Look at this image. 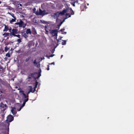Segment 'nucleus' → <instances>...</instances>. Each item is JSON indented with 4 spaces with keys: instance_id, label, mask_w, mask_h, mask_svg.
<instances>
[{
    "instance_id": "nucleus-17",
    "label": "nucleus",
    "mask_w": 134,
    "mask_h": 134,
    "mask_svg": "<svg viewBox=\"0 0 134 134\" xmlns=\"http://www.w3.org/2000/svg\"><path fill=\"white\" fill-rule=\"evenodd\" d=\"M14 19H12V20H10V24H12L13 22H14L15 21V20H16V18H14Z\"/></svg>"
},
{
    "instance_id": "nucleus-18",
    "label": "nucleus",
    "mask_w": 134,
    "mask_h": 134,
    "mask_svg": "<svg viewBox=\"0 0 134 134\" xmlns=\"http://www.w3.org/2000/svg\"><path fill=\"white\" fill-rule=\"evenodd\" d=\"M35 13L37 15H40V12L39 10V11L38 10H36L35 12Z\"/></svg>"
},
{
    "instance_id": "nucleus-8",
    "label": "nucleus",
    "mask_w": 134,
    "mask_h": 134,
    "mask_svg": "<svg viewBox=\"0 0 134 134\" xmlns=\"http://www.w3.org/2000/svg\"><path fill=\"white\" fill-rule=\"evenodd\" d=\"M58 30H55L51 31V34L53 36H57Z\"/></svg>"
},
{
    "instance_id": "nucleus-13",
    "label": "nucleus",
    "mask_w": 134,
    "mask_h": 134,
    "mask_svg": "<svg viewBox=\"0 0 134 134\" xmlns=\"http://www.w3.org/2000/svg\"><path fill=\"white\" fill-rule=\"evenodd\" d=\"M41 72V70L40 69L39 70V72H40V73L39 74H38L37 73H36L35 74V75H37V77H35V79H36V78L37 79V78H39L40 77V76H41V73H40Z\"/></svg>"
},
{
    "instance_id": "nucleus-4",
    "label": "nucleus",
    "mask_w": 134,
    "mask_h": 134,
    "mask_svg": "<svg viewBox=\"0 0 134 134\" xmlns=\"http://www.w3.org/2000/svg\"><path fill=\"white\" fill-rule=\"evenodd\" d=\"M83 0H75L74 3H71V4L74 6H75V4L77 5L81 3V1H83Z\"/></svg>"
},
{
    "instance_id": "nucleus-21",
    "label": "nucleus",
    "mask_w": 134,
    "mask_h": 134,
    "mask_svg": "<svg viewBox=\"0 0 134 134\" xmlns=\"http://www.w3.org/2000/svg\"><path fill=\"white\" fill-rule=\"evenodd\" d=\"M12 27H9L8 30L9 32L10 33L12 31Z\"/></svg>"
},
{
    "instance_id": "nucleus-5",
    "label": "nucleus",
    "mask_w": 134,
    "mask_h": 134,
    "mask_svg": "<svg viewBox=\"0 0 134 134\" xmlns=\"http://www.w3.org/2000/svg\"><path fill=\"white\" fill-rule=\"evenodd\" d=\"M7 105L2 103L0 104V108L2 110L4 111L6 109Z\"/></svg>"
},
{
    "instance_id": "nucleus-16",
    "label": "nucleus",
    "mask_w": 134,
    "mask_h": 134,
    "mask_svg": "<svg viewBox=\"0 0 134 134\" xmlns=\"http://www.w3.org/2000/svg\"><path fill=\"white\" fill-rule=\"evenodd\" d=\"M9 35H10V33H4V34H3V35L4 36V37H6L7 36H8Z\"/></svg>"
},
{
    "instance_id": "nucleus-34",
    "label": "nucleus",
    "mask_w": 134,
    "mask_h": 134,
    "mask_svg": "<svg viewBox=\"0 0 134 134\" xmlns=\"http://www.w3.org/2000/svg\"><path fill=\"white\" fill-rule=\"evenodd\" d=\"M44 59V57H43V58H41V60H42L43 59Z\"/></svg>"
},
{
    "instance_id": "nucleus-37",
    "label": "nucleus",
    "mask_w": 134,
    "mask_h": 134,
    "mask_svg": "<svg viewBox=\"0 0 134 134\" xmlns=\"http://www.w3.org/2000/svg\"><path fill=\"white\" fill-rule=\"evenodd\" d=\"M20 6H21V4H20Z\"/></svg>"
},
{
    "instance_id": "nucleus-19",
    "label": "nucleus",
    "mask_w": 134,
    "mask_h": 134,
    "mask_svg": "<svg viewBox=\"0 0 134 134\" xmlns=\"http://www.w3.org/2000/svg\"><path fill=\"white\" fill-rule=\"evenodd\" d=\"M8 14H9V15H10L13 17V18H15L14 16V14H11L10 13L8 12Z\"/></svg>"
},
{
    "instance_id": "nucleus-28",
    "label": "nucleus",
    "mask_w": 134,
    "mask_h": 134,
    "mask_svg": "<svg viewBox=\"0 0 134 134\" xmlns=\"http://www.w3.org/2000/svg\"><path fill=\"white\" fill-rule=\"evenodd\" d=\"M34 64H37V63H36V60H35L34 62Z\"/></svg>"
},
{
    "instance_id": "nucleus-38",
    "label": "nucleus",
    "mask_w": 134,
    "mask_h": 134,
    "mask_svg": "<svg viewBox=\"0 0 134 134\" xmlns=\"http://www.w3.org/2000/svg\"><path fill=\"white\" fill-rule=\"evenodd\" d=\"M46 31L47 32V33L48 32L46 30Z\"/></svg>"
},
{
    "instance_id": "nucleus-15",
    "label": "nucleus",
    "mask_w": 134,
    "mask_h": 134,
    "mask_svg": "<svg viewBox=\"0 0 134 134\" xmlns=\"http://www.w3.org/2000/svg\"><path fill=\"white\" fill-rule=\"evenodd\" d=\"M26 33L27 34H31V32L30 29H27Z\"/></svg>"
},
{
    "instance_id": "nucleus-36",
    "label": "nucleus",
    "mask_w": 134,
    "mask_h": 134,
    "mask_svg": "<svg viewBox=\"0 0 134 134\" xmlns=\"http://www.w3.org/2000/svg\"><path fill=\"white\" fill-rule=\"evenodd\" d=\"M57 41L58 42L59 41V39H57Z\"/></svg>"
},
{
    "instance_id": "nucleus-9",
    "label": "nucleus",
    "mask_w": 134,
    "mask_h": 134,
    "mask_svg": "<svg viewBox=\"0 0 134 134\" xmlns=\"http://www.w3.org/2000/svg\"><path fill=\"white\" fill-rule=\"evenodd\" d=\"M13 119L14 118L12 116L10 115L7 116L6 120L9 122H10L12 121Z\"/></svg>"
},
{
    "instance_id": "nucleus-7",
    "label": "nucleus",
    "mask_w": 134,
    "mask_h": 134,
    "mask_svg": "<svg viewBox=\"0 0 134 134\" xmlns=\"http://www.w3.org/2000/svg\"><path fill=\"white\" fill-rule=\"evenodd\" d=\"M39 10L40 12V15L44 16L45 15L47 14H48V12H46L45 10L42 11L41 9L40 8Z\"/></svg>"
},
{
    "instance_id": "nucleus-14",
    "label": "nucleus",
    "mask_w": 134,
    "mask_h": 134,
    "mask_svg": "<svg viewBox=\"0 0 134 134\" xmlns=\"http://www.w3.org/2000/svg\"><path fill=\"white\" fill-rule=\"evenodd\" d=\"M4 28L3 30V31H7L8 30L9 27L5 25H4Z\"/></svg>"
},
{
    "instance_id": "nucleus-26",
    "label": "nucleus",
    "mask_w": 134,
    "mask_h": 134,
    "mask_svg": "<svg viewBox=\"0 0 134 134\" xmlns=\"http://www.w3.org/2000/svg\"><path fill=\"white\" fill-rule=\"evenodd\" d=\"M70 12H71V14L73 15L74 14V13L73 12L72 10L71 9L70 10Z\"/></svg>"
},
{
    "instance_id": "nucleus-30",
    "label": "nucleus",
    "mask_w": 134,
    "mask_h": 134,
    "mask_svg": "<svg viewBox=\"0 0 134 134\" xmlns=\"http://www.w3.org/2000/svg\"><path fill=\"white\" fill-rule=\"evenodd\" d=\"M54 55V54H52L51 55H50L49 56L50 57H53Z\"/></svg>"
},
{
    "instance_id": "nucleus-3",
    "label": "nucleus",
    "mask_w": 134,
    "mask_h": 134,
    "mask_svg": "<svg viewBox=\"0 0 134 134\" xmlns=\"http://www.w3.org/2000/svg\"><path fill=\"white\" fill-rule=\"evenodd\" d=\"M69 11L66 10V13H65V14L64 15H65V18L63 20V21L61 22V24L60 25H61L65 21V19H67L68 18L70 17V15L69 13Z\"/></svg>"
},
{
    "instance_id": "nucleus-12",
    "label": "nucleus",
    "mask_w": 134,
    "mask_h": 134,
    "mask_svg": "<svg viewBox=\"0 0 134 134\" xmlns=\"http://www.w3.org/2000/svg\"><path fill=\"white\" fill-rule=\"evenodd\" d=\"M11 111L12 112V113L13 115L15 114L16 113V109L14 108H13L11 110Z\"/></svg>"
},
{
    "instance_id": "nucleus-11",
    "label": "nucleus",
    "mask_w": 134,
    "mask_h": 134,
    "mask_svg": "<svg viewBox=\"0 0 134 134\" xmlns=\"http://www.w3.org/2000/svg\"><path fill=\"white\" fill-rule=\"evenodd\" d=\"M38 82H36V85H35V87L34 88V90L33 91V88L30 86V91L32 93H34L35 91V89L37 87V85Z\"/></svg>"
},
{
    "instance_id": "nucleus-32",
    "label": "nucleus",
    "mask_w": 134,
    "mask_h": 134,
    "mask_svg": "<svg viewBox=\"0 0 134 134\" xmlns=\"http://www.w3.org/2000/svg\"><path fill=\"white\" fill-rule=\"evenodd\" d=\"M40 64H37V66L38 67H40Z\"/></svg>"
},
{
    "instance_id": "nucleus-31",
    "label": "nucleus",
    "mask_w": 134,
    "mask_h": 134,
    "mask_svg": "<svg viewBox=\"0 0 134 134\" xmlns=\"http://www.w3.org/2000/svg\"><path fill=\"white\" fill-rule=\"evenodd\" d=\"M50 64V65H52V64H53L54 65H55V63L54 62H53V63H52L50 64Z\"/></svg>"
},
{
    "instance_id": "nucleus-35",
    "label": "nucleus",
    "mask_w": 134,
    "mask_h": 134,
    "mask_svg": "<svg viewBox=\"0 0 134 134\" xmlns=\"http://www.w3.org/2000/svg\"><path fill=\"white\" fill-rule=\"evenodd\" d=\"M63 55H62L61 56V58H62L63 57Z\"/></svg>"
},
{
    "instance_id": "nucleus-20",
    "label": "nucleus",
    "mask_w": 134,
    "mask_h": 134,
    "mask_svg": "<svg viewBox=\"0 0 134 134\" xmlns=\"http://www.w3.org/2000/svg\"><path fill=\"white\" fill-rule=\"evenodd\" d=\"M9 49V48H8L7 46H5V47L4 50L5 52H7Z\"/></svg>"
},
{
    "instance_id": "nucleus-27",
    "label": "nucleus",
    "mask_w": 134,
    "mask_h": 134,
    "mask_svg": "<svg viewBox=\"0 0 134 134\" xmlns=\"http://www.w3.org/2000/svg\"><path fill=\"white\" fill-rule=\"evenodd\" d=\"M36 9L35 8H34L33 9V12L35 13V12L36 11Z\"/></svg>"
},
{
    "instance_id": "nucleus-10",
    "label": "nucleus",
    "mask_w": 134,
    "mask_h": 134,
    "mask_svg": "<svg viewBox=\"0 0 134 134\" xmlns=\"http://www.w3.org/2000/svg\"><path fill=\"white\" fill-rule=\"evenodd\" d=\"M15 24L19 25V27H21L24 25V23L23 21L20 20L19 22L15 23Z\"/></svg>"
},
{
    "instance_id": "nucleus-2",
    "label": "nucleus",
    "mask_w": 134,
    "mask_h": 134,
    "mask_svg": "<svg viewBox=\"0 0 134 134\" xmlns=\"http://www.w3.org/2000/svg\"><path fill=\"white\" fill-rule=\"evenodd\" d=\"M66 13V10L65 9L62 12H58L56 13H55L53 15H52V16L54 18H57L60 16L64 15Z\"/></svg>"
},
{
    "instance_id": "nucleus-39",
    "label": "nucleus",
    "mask_w": 134,
    "mask_h": 134,
    "mask_svg": "<svg viewBox=\"0 0 134 134\" xmlns=\"http://www.w3.org/2000/svg\"><path fill=\"white\" fill-rule=\"evenodd\" d=\"M46 34H47V33H46Z\"/></svg>"
},
{
    "instance_id": "nucleus-25",
    "label": "nucleus",
    "mask_w": 134,
    "mask_h": 134,
    "mask_svg": "<svg viewBox=\"0 0 134 134\" xmlns=\"http://www.w3.org/2000/svg\"><path fill=\"white\" fill-rule=\"evenodd\" d=\"M6 56L8 57H10V54L9 53H8L6 54Z\"/></svg>"
},
{
    "instance_id": "nucleus-33",
    "label": "nucleus",
    "mask_w": 134,
    "mask_h": 134,
    "mask_svg": "<svg viewBox=\"0 0 134 134\" xmlns=\"http://www.w3.org/2000/svg\"><path fill=\"white\" fill-rule=\"evenodd\" d=\"M46 57H47V58H48V59H49V58L50 57H49V56H48V55H47V56H46Z\"/></svg>"
},
{
    "instance_id": "nucleus-29",
    "label": "nucleus",
    "mask_w": 134,
    "mask_h": 134,
    "mask_svg": "<svg viewBox=\"0 0 134 134\" xmlns=\"http://www.w3.org/2000/svg\"><path fill=\"white\" fill-rule=\"evenodd\" d=\"M48 68L47 69V70H49V65H48Z\"/></svg>"
},
{
    "instance_id": "nucleus-22",
    "label": "nucleus",
    "mask_w": 134,
    "mask_h": 134,
    "mask_svg": "<svg viewBox=\"0 0 134 134\" xmlns=\"http://www.w3.org/2000/svg\"><path fill=\"white\" fill-rule=\"evenodd\" d=\"M63 41V40H62ZM64 42H62V44L63 45H65L66 44V40H63Z\"/></svg>"
},
{
    "instance_id": "nucleus-1",
    "label": "nucleus",
    "mask_w": 134,
    "mask_h": 134,
    "mask_svg": "<svg viewBox=\"0 0 134 134\" xmlns=\"http://www.w3.org/2000/svg\"><path fill=\"white\" fill-rule=\"evenodd\" d=\"M18 90H20L19 93L21 94V95L22 96V99L24 101V102L22 105L20 107V109L18 110L19 111L24 106L26 102L28 101V94L31 92L30 91L28 92H27L26 91H23L20 89H18Z\"/></svg>"
},
{
    "instance_id": "nucleus-6",
    "label": "nucleus",
    "mask_w": 134,
    "mask_h": 134,
    "mask_svg": "<svg viewBox=\"0 0 134 134\" xmlns=\"http://www.w3.org/2000/svg\"><path fill=\"white\" fill-rule=\"evenodd\" d=\"M18 30L16 29H12V31L10 33V36H14V35L16 34H17Z\"/></svg>"
},
{
    "instance_id": "nucleus-24",
    "label": "nucleus",
    "mask_w": 134,
    "mask_h": 134,
    "mask_svg": "<svg viewBox=\"0 0 134 134\" xmlns=\"http://www.w3.org/2000/svg\"><path fill=\"white\" fill-rule=\"evenodd\" d=\"M17 41L19 43H20L21 42V39L20 38H19V39H18L17 40Z\"/></svg>"
},
{
    "instance_id": "nucleus-23",
    "label": "nucleus",
    "mask_w": 134,
    "mask_h": 134,
    "mask_svg": "<svg viewBox=\"0 0 134 134\" xmlns=\"http://www.w3.org/2000/svg\"><path fill=\"white\" fill-rule=\"evenodd\" d=\"M14 36L17 37H18L19 38H20V35H16L15 34L13 36Z\"/></svg>"
}]
</instances>
